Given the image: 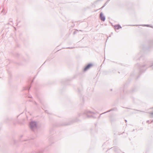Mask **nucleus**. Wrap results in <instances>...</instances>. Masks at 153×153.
I'll use <instances>...</instances> for the list:
<instances>
[{"label":"nucleus","mask_w":153,"mask_h":153,"mask_svg":"<svg viewBox=\"0 0 153 153\" xmlns=\"http://www.w3.org/2000/svg\"><path fill=\"white\" fill-rule=\"evenodd\" d=\"M100 17L102 21H104L105 19V16L103 15L102 13H101L100 14Z\"/></svg>","instance_id":"1"},{"label":"nucleus","mask_w":153,"mask_h":153,"mask_svg":"<svg viewBox=\"0 0 153 153\" xmlns=\"http://www.w3.org/2000/svg\"><path fill=\"white\" fill-rule=\"evenodd\" d=\"M92 66V65L91 64H89L86 67H85L84 69V71H86L88 69H89L90 68H91Z\"/></svg>","instance_id":"2"},{"label":"nucleus","mask_w":153,"mask_h":153,"mask_svg":"<svg viewBox=\"0 0 153 153\" xmlns=\"http://www.w3.org/2000/svg\"><path fill=\"white\" fill-rule=\"evenodd\" d=\"M30 126L32 128L35 127L36 126V123L34 122H32L30 124Z\"/></svg>","instance_id":"3"},{"label":"nucleus","mask_w":153,"mask_h":153,"mask_svg":"<svg viewBox=\"0 0 153 153\" xmlns=\"http://www.w3.org/2000/svg\"><path fill=\"white\" fill-rule=\"evenodd\" d=\"M115 28L116 29H118L121 28V27L119 25H116L115 26Z\"/></svg>","instance_id":"4"}]
</instances>
